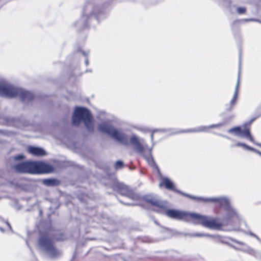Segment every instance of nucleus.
I'll return each mask as SVG.
<instances>
[{
    "instance_id": "nucleus-1",
    "label": "nucleus",
    "mask_w": 261,
    "mask_h": 261,
    "mask_svg": "<svg viewBox=\"0 0 261 261\" xmlns=\"http://www.w3.org/2000/svg\"><path fill=\"white\" fill-rule=\"evenodd\" d=\"M166 215L172 219L181 220L194 224H201L210 229L220 230L222 226V224L217 219L197 213H189L178 210H168L166 211Z\"/></svg>"
},
{
    "instance_id": "nucleus-2",
    "label": "nucleus",
    "mask_w": 261,
    "mask_h": 261,
    "mask_svg": "<svg viewBox=\"0 0 261 261\" xmlns=\"http://www.w3.org/2000/svg\"><path fill=\"white\" fill-rule=\"evenodd\" d=\"M15 170L18 172L38 174L49 173L53 171L52 166L40 162H26L14 166Z\"/></svg>"
},
{
    "instance_id": "nucleus-3",
    "label": "nucleus",
    "mask_w": 261,
    "mask_h": 261,
    "mask_svg": "<svg viewBox=\"0 0 261 261\" xmlns=\"http://www.w3.org/2000/svg\"><path fill=\"white\" fill-rule=\"evenodd\" d=\"M0 96L8 98L19 96L22 101L30 100L34 97L33 94L30 92L3 83H0Z\"/></svg>"
},
{
    "instance_id": "nucleus-4",
    "label": "nucleus",
    "mask_w": 261,
    "mask_h": 261,
    "mask_svg": "<svg viewBox=\"0 0 261 261\" xmlns=\"http://www.w3.org/2000/svg\"><path fill=\"white\" fill-rule=\"evenodd\" d=\"M81 121L84 122L89 130L93 129V122L90 112L86 108L77 107L72 116V124L78 126Z\"/></svg>"
},
{
    "instance_id": "nucleus-5",
    "label": "nucleus",
    "mask_w": 261,
    "mask_h": 261,
    "mask_svg": "<svg viewBox=\"0 0 261 261\" xmlns=\"http://www.w3.org/2000/svg\"><path fill=\"white\" fill-rule=\"evenodd\" d=\"M98 129L102 133L108 134L112 138L115 139L119 143L124 145H127L128 137L127 135L120 130L110 125L107 123L104 122L99 124Z\"/></svg>"
},
{
    "instance_id": "nucleus-6",
    "label": "nucleus",
    "mask_w": 261,
    "mask_h": 261,
    "mask_svg": "<svg viewBox=\"0 0 261 261\" xmlns=\"http://www.w3.org/2000/svg\"><path fill=\"white\" fill-rule=\"evenodd\" d=\"M38 244L39 247L46 251L51 257H56L60 254V252L57 250L53 245V238L47 233L40 234Z\"/></svg>"
},
{
    "instance_id": "nucleus-7",
    "label": "nucleus",
    "mask_w": 261,
    "mask_h": 261,
    "mask_svg": "<svg viewBox=\"0 0 261 261\" xmlns=\"http://www.w3.org/2000/svg\"><path fill=\"white\" fill-rule=\"evenodd\" d=\"M182 195L189 197L192 199H196L204 202H212L218 203L220 205L226 207L227 209L229 217L233 218H237L238 216L234 210L231 208L229 205V200L225 197L204 198L203 197H196L180 192Z\"/></svg>"
},
{
    "instance_id": "nucleus-8",
    "label": "nucleus",
    "mask_w": 261,
    "mask_h": 261,
    "mask_svg": "<svg viewBox=\"0 0 261 261\" xmlns=\"http://www.w3.org/2000/svg\"><path fill=\"white\" fill-rule=\"evenodd\" d=\"M112 188L121 195L126 196L131 199L137 200L139 198L138 194L130 189L127 186L118 182L117 180L114 181Z\"/></svg>"
},
{
    "instance_id": "nucleus-9",
    "label": "nucleus",
    "mask_w": 261,
    "mask_h": 261,
    "mask_svg": "<svg viewBox=\"0 0 261 261\" xmlns=\"http://www.w3.org/2000/svg\"><path fill=\"white\" fill-rule=\"evenodd\" d=\"M143 198L145 201L153 206H156L159 207H163L165 206L164 203L159 200L155 195L149 194L145 195Z\"/></svg>"
},
{
    "instance_id": "nucleus-10",
    "label": "nucleus",
    "mask_w": 261,
    "mask_h": 261,
    "mask_svg": "<svg viewBox=\"0 0 261 261\" xmlns=\"http://www.w3.org/2000/svg\"><path fill=\"white\" fill-rule=\"evenodd\" d=\"M130 142L132 144L135 146V149L140 155H143L144 150V147L142 146L139 142L138 138L135 135H133L130 138Z\"/></svg>"
},
{
    "instance_id": "nucleus-11",
    "label": "nucleus",
    "mask_w": 261,
    "mask_h": 261,
    "mask_svg": "<svg viewBox=\"0 0 261 261\" xmlns=\"http://www.w3.org/2000/svg\"><path fill=\"white\" fill-rule=\"evenodd\" d=\"M224 123H218L217 124H213L208 126H200L196 128L188 129L183 132H207L209 128L219 127L223 125Z\"/></svg>"
},
{
    "instance_id": "nucleus-12",
    "label": "nucleus",
    "mask_w": 261,
    "mask_h": 261,
    "mask_svg": "<svg viewBox=\"0 0 261 261\" xmlns=\"http://www.w3.org/2000/svg\"><path fill=\"white\" fill-rule=\"evenodd\" d=\"M28 152L35 156H42L45 154V150L40 147L29 146L28 148Z\"/></svg>"
},
{
    "instance_id": "nucleus-13",
    "label": "nucleus",
    "mask_w": 261,
    "mask_h": 261,
    "mask_svg": "<svg viewBox=\"0 0 261 261\" xmlns=\"http://www.w3.org/2000/svg\"><path fill=\"white\" fill-rule=\"evenodd\" d=\"M164 186L167 189H171L174 191H176L174 188V184L171 180L167 177H164L162 178L161 181L159 184L160 187Z\"/></svg>"
},
{
    "instance_id": "nucleus-14",
    "label": "nucleus",
    "mask_w": 261,
    "mask_h": 261,
    "mask_svg": "<svg viewBox=\"0 0 261 261\" xmlns=\"http://www.w3.org/2000/svg\"><path fill=\"white\" fill-rule=\"evenodd\" d=\"M239 83H240V73H239V75H238V82H237V85L236 86V89H235V92H234L233 96L232 99L230 101V103H229L230 108L228 109L229 110H230L232 109V108L234 106V105L237 101L238 94V89H239Z\"/></svg>"
},
{
    "instance_id": "nucleus-15",
    "label": "nucleus",
    "mask_w": 261,
    "mask_h": 261,
    "mask_svg": "<svg viewBox=\"0 0 261 261\" xmlns=\"http://www.w3.org/2000/svg\"><path fill=\"white\" fill-rule=\"evenodd\" d=\"M240 137L248 138L250 141L254 143V140L251 136L248 128H244L243 129L241 128V133L240 135Z\"/></svg>"
},
{
    "instance_id": "nucleus-16",
    "label": "nucleus",
    "mask_w": 261,
    "mask_h": 261,
    "mask_svg": "<svg viewBox=\"0 0 261 261\" xmlns=\"http://www.w3.org/2000/svg\"><path fill=\"white\" fill-rule=\"evenodd\" d=\"M58 181L53 179H45L43 180V183L48 186H55L58 184Z\"/></svg>"
},
{
    "instance_id": "nucleus-17",
    "label": "nucleus",
    "mask_w": 261,
    "mask_h": 261,
    "mask_svg": "<svg viewBox=\"0 0 261 261\" xmlns=\"http://www.w3.org/2000/svg\"><path fill=\"white\" fill-rule=\"evenodd\" d=\"M228 133H233L234 135L240 137L241 133V127H234L229 129L228 130Z\"/></svg>"
},
{
    "instance_id": "nucleus-18",
    "label": "nucleus",
    "mask_w": 261,
    "mask_h": 261,
    "mask_svg": "<svg viewBox=\"0 0 261 261\" xmlns=\"http://www.w3.org/2000/svg\"><path fill=\"white\" fill-rule=\"evenodd\" d=\"M141 155L145 158V159L146 160V161H147V162L149 164H151L152 163H154L153 158L151 155V149H150V150L149 151L148 156L145 155L144 154V152H143V155Z\"/></svg>"
},
{
    "instance_id": "nucleus-19",
    "label": "nucleus",
    "mask_w": 261,
    "mask_h": 261,
    "mask_svg": "<svg viewBox=\"0 0 261 261\" xmlns=\"http://www.w3.org/2000/svg\"><path fill=\"white\" fill-rule=\"evenodd\" d=\"M236 146H242V147H244V148L248 149V150H253V148L247 146V145H246L245 144H243V143H238L236 144Z\"/></svg>"
},
{
    "instance_id": "nucleus-20",
    "label": "nucleus",
    "mask_w": 261,
    "mask_h": 261,
    "mask_svg": "<svg viewBox=\"0 0 261 261\" xmlns=\"http://www.w3.org/2000/svg\"><path fill=\"white\" fill-rule=\"evenodd\" d=\"M123 167V162L121 161H118L115 163V167L116 169H120Z\"/></svg>"
},
{
    "instance_id": "nucleus-21",
    "label": "nucleus",
    "mask_w": 261,
    "mask_h": 261,
    "mask_svg": "<svg viewBox=\"0 0 261 261\" xmlns=\"http://www.w3.org/2000/svg\"><path fill=\"white\" fill-rule=\"evenodd\" d=\"M246 11V9L244 7H239L237 8V12L239 14H242L245 13Z\"/></svg>"
},
{
    "instance_id": "nucleus-22",
    "label": "nucleus",
    "mask_w": 261,
    "mask_h": 261,
    "mask_svg": "<svg viewBox=\"0 0 261 261\" xmlns=\"http://www.w3.org/2000/svg\"><path fill=\"white\" fill-rule=\"evenodd\" d=\"M24 155L22 154L17 155L13 158V159L15 161L20 160L24 158Z\"/></svg>"
},
{
    "instance_id": "nucleus-23",
    "label": "nucleus",
    "mask_w": 261,
    "mask_h": 261,
    "mask_svg": "<svg viewBox=\"0 0 261 261\" xmlns=\"http://www.w3.org/2000/svg\"><path fill=\"white\" fill-rule=\"evenodd\" d=\"M191 236L193 237H202L204 236V234L203 233H194L191 234Z\"/></svg>"
},
{
    "instance_id": "nucleus-24",
    "label": "nucleus",
    "mask_w": 261,
    "mask_h": 261,
    "mask_svg": "<svg viewBox=\"0 0 261 261\" xmlns=\"http://www.w3.org/2000/svg\"><path fill=\"white\" fill-rule=\"evenodd\" d=\"M247 233L248 234H249V235H250L251 236L255 237L258 240H259V238L255 234H254V233H252L251 232H247Z\"/></svg>"
},
{
    "instance_id": "nucleus-25",
    "label": "nucleus",
    "mask_w": 261,
    "mask_h": 261,
    "mask_svg": "<svg viewBox=\"0 0 261 261\" xmlns=\"http://www.w3.org/2000/svg\"><path fill=\"white\" fill-rule=\"evenodd\" d=\"M5 223H6V224L8 226V227L10 229H11V226L10 224H9V223L8 221H6V222H5Z\"/></svg>"
},
{
    "instance_id": "nucleus-26",
    "label": "nucleus",
    "mask_w": 261,
    "mask_h": 261,
    "mask_svg": "<svg viewBox=\"0 0 261 261\" xmlns=\"http://www.w3.org/2000/svg\"><path fill=\"white\" fill-rule=\"evenodd\" d=\"M252 150V151H254V152H255L256 153H258V154H259V155H260V153H261L260 151H258V150H256V149H254V148H253V150Z\"/></svg>"
},
{
    "instance_id": "nucleus-27",
    "label": "nucleus",
    "mask_w": 261,
    "mask_h": 261,
    "mask_svg": "<svg viewBox=\"0 0 261 261\" xmlns=\"http://www.w3.org/2000/svg\"><path fill=\"white\" fill-rule=\"evenodd\" d=\"M85 64H86V65H87L89 64V62H88V60L87 59H86L85 60Z\"/></svg>"
},
{
    "instance_id": "nucleus-28",
    "label": "nucleus",
    "mask_w": 261,
    "mask_h": 261,
    "mask_svg": "<svg viewBox=\"0 0 261 261\" xmlns=\"http://www.w3.org/2000/svg\"><path fill=\"white\" fill-rule=\"evenodd\" d=\"M0 230H1V231H2V232H4V230L3 229V228L0 227Z\"/></svg>"
},
{
    "instance_id": "nucleus-29",
    "label": "nucleus",
    "mask_w": 261,
    "mask_h": 261,
    "mask_svg": "<svg viewBox=\"0 0 261 261\" xmlns=\"http://www.w3.org/2000/svg\"><path fill=\"white\" fill-rule=\"evenodd\" d=\"M249 21H255V19H250L249 20Z\"/></svg>"
},
{
    "instance_id": "nucleus-30",
    "label": "nucleus",
    "mask_w": 261,
    "mask_h": 261,
    "mask_svg": "<svg viewBox=\"0 0 261 261\" xmlns=\"http://www.w3.org/2000/svg\"><path fill=\"white\" fill-rule=\"evenodd\" d=\"M223 137H225V138H227V139H229V137H227V136H223Z\"/></svg>"
},
{
    "instance_id": "nucleus-31",
    "label": "nucleus",
    "mask_w": 261,
    "mask_h": 261,
    "mask_svg": "<svg viewBox=\"0 0 261 261\" xmlns=\"http://www.w3.org/2000/svg\"><path fill=\"white\" fill-rule=\"evenodd\" d=\"M151 139L152 140L153 139V135L152 134L151 135Z\"/></svg>"
},
{
    "instance_id": "nucleus-32",
    "label": "nucleus",
    "mask_w": 261,
    "mask_h": 261,
    "mask_svg": "<svg viewBox=\"0 0 261 261\" xmlns=\"http://www.w3.org/2000/svg\"><path fill=\"white\" fill-rule=\"evenodd\" d=\"M257 145L261 146V144H257Z\"/></svg>"
},
{
    "instance_id": "nucleus-33",
    "label": "nucleus",
    "mask_w": 261,
    "mask_h": 261,
    "mask_svg": "<svg viewBox=\"0 0 261 261\" xmlns=\"http://www.w3.org/2000/svg\"><path fill=\"white\" fill-rule=\"evenodd\" d=\"M260 155L261 156V153H260Z\"/></svg>"
}]
</instances>
